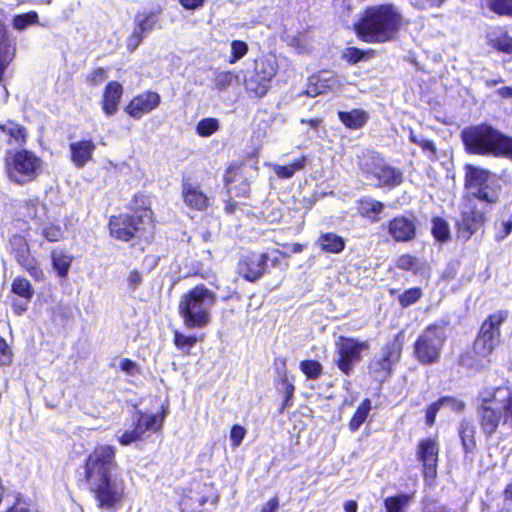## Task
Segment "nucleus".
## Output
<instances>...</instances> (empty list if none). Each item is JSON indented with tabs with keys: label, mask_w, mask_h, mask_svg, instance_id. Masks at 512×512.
Returning <instances> with one entry per match:
<instances>
[{
	"label": "nucleus",
	"mask_w": 512,
	"mask_h": 512,
	"mask_svg": "<svg viewBox=\"0 0 512 512\" xmlns=\"http://www.w3.org/2000/svg\"><path fill=\"white\" fill-rule=\"evenodd\" d=\"M117 468L116 448L111 445L96 446L85 461L84 480L100 507L113 508L123 499L125 483L114 475Z\"/></svg>",
	"instance_id": "obj_1"
},
{
	"label": "nucleus",
	"mask_w": 512,
	"mask_h": 512,
	"mask_svg": "<svg viewBox=\"0 0 512 512\" xmlns=\"http://www.w3.org/2000/svg\"><path fill=\"white\" fill-rule=\"evenodd\" d=\"M401 21V14L395 6L378 5L367 8L355 28L364 41L384 43L394 39Z\"/></svg>",
	"instance_id": "obj_2"
},
{
	"label": "nucleus",
	"mask_w": 512,
	"mask_h": 512,
	"mask_svg": "<svg viewBox=\"0 0 512 512\" xmlns=\"http://www.w3.org/2000/svg\"><path fill=\"white\" fill-rule=\"evenodd\" d=\"M461 139L469 154L504 157L512 161V137L492 125L482 123L466 127L461 132Z\"/></svg>",
	"instance_id": "obj_3"
},
{
	"label": "nucleus",
	"mask_w": 512,
	"mask_h": 512,
	"mask_svg": "<svg viewBox=\"0 0 512 512\" xmlns=\"http://www.w3.org/2000/svg\"><path fill=\"white\" fill-rule=\"evenodd\" d=\"M216 301V294L203 284L185 293L178 307L184 325L190 329L207 327L212 321L211 310Z\"/></svg>",
	"instance_id": "obj_4"
},
{
	"label": "nucleus",
	"mask_w": 512,
	"mask_h": 512,
	"mask_svg": "<svg viewBox=\"0 0 512 512\" xmlns=\"http://www.w3.org/2000/svg\"><path fill=\"white\" fill-rule=\"evenodd\" d=\"M464 173L466 198L478 199L487 204L498 202L502 190L500 176L473 164H466Z\"/></svg>",
	"instance_id": "obj_5"
},
{
	"label": "nucleus",
	"mask_w": 512,
	"mask_h": 512,
	"mask_svg": "<svg viewBox=\"0 0 512 512\" xmlns=\"http://www.w3.org/2000/svg\"><path fill=\"white\" fill-rule=\"evenodd\" d=\"M480 427L488 436L494 434L499 426L512 431V390L505 399H483L477 409Z\"/></svg>",
	"instance_id": "obj_6"
},
{
	"label": "nucleus",
	"mask_w": 512,
	"mask_h": 512,
	"mask_svg": "<svg viewBox=\"0 0 512 512\" xmlns=\"http://www.w3.org/2000/svg\"><path fill=\"white\" fill-rule=\"evenodd\" d=\"M446 341V324L429 325L414 344L415 358L423 365L438 362Z\"/></svg>",
	"instance_id": "obj_7"
},
{
	"label": "nucleus",
	"mask_w": 512,
	"mask_h": 512,
	"mask_svg": "<svg viewBox=\"0 0 512 512\" xmlns=\"http://www.w3.org/2000/svg\"><path fill=\"white\" fill-rule=\"evenodd\" d=\"M359 166L367 179L378 186L394 187L402 183V172L389 166L378 154H364Z\"/></svg>",
	"instance_id": "obj_8"
},
{
	"label": "nucleus",
	"mask_w": 512,
	"mask_h": 512,
	"mask_svg": "<svg viewBox=\"0 0 512 512\" xmlns=\"http://www.w3.org/2000/svg\"><path fill=\"white\" fill-rule=\"evenodd\" d=\"M508 311L499 310L483 322L473 346L474 352L482 359H487L500 342V326L507 319Z\"/></svg>",
	"instance_id": "obj_9"
},
{
	"label": "nucleus",
	"mask_w": 512,
	"mask_h": 512,
	"mask_svg": "<svg viewBox=\"0 0 512 512\" xmlns=\"http://www.w3.org/2000/svg\"><path fill=\"white\" fill-rule=\"evenodd\" d=\"M151 214L150 210L145 209L135 214L113 216L109 222L110 233L119 240L129 241L150 225Z\"/></svg>",
	"instance_id": "obj_10"
},
{
	"label": "nucleus",
	"mask_w": 512,
	"mask_h": 512,
	"mask_svg": "<svg viewBox=\"0 0 512 512\" xmlns=\"http://www.w3.org/2000/svg\"><path fill=\"white\" fill-rule=\"evenodd\" d=\"M41 164V159L35 154L27 150H21L8 160L7 173L13 182L26 184L37 177Z\"/></svg>",
	"instance_id": "obj_11"
},
{
	"label": "nucleus",
	"mask_w": 512,
	"mask_h": 512,
	"mask_svg": "<svg viewBox=\"0 0 512 512\" xmlns=\"http://www.w3.org/2000/svg\"><path fill=\"white\" fill-rule=\"evenodd\" d=\"M403 341V332H399L392 341L383 347L382 356L369 363L370 373L377 381L383 382L391 375L392 367L401 357Z\"/></svg>",
	"instance_id": "obj_12"
},
{
	"label": "nucleus",
	"mask_w": 512,
	"mask_h": 512,
	"mask_svg": "<svg viewBox=\"0 0 512 512\" xmlns=\"http://www.w3.org/2000/svg\"><path fill=\"white\" fill-rule=\"evenodd\" d=\"M278 65L274 57H263L255 61L253 74L246 79L245 87L256 97H263L270 88L272 79L277 73Z\"/></svg>",
	"instance_id": "obj_13"
},
{
	"label": "nucleus",
	"mask_w": 512,
	"mask_h": 512,
	"mask_svg": "<svg viewBox=\"0 0 512 512\" xmlns=\"http://www.w3.org/2000/svg\"><path fill=\"white\" fill-rule=\"evenodd\" d=\"M369 349L368 341H359L354 338L339 337L336 342L338 368L346 375L350 374L356 363L361 360V353Z\"/></svg>",
	"instance_id": "obj_14"
},
{
	"label": "nucleus",
	"mask_w": 512,
	"mask_h": 512,
	"mask_svg": "<svg viewBox=\"0 0 512 512\" xmlns=\"http://www.w3.org/2000/svg\"><path fill=\"white\" fill-rule=\"evenodd\" d=\"M10 249L17 263L24 268L31 277L37 281L43 279V271L38 266L37 260L31 255L29 245L24 237L14 235L9 242Z\"/></svg>",
	"instance_id": "obj_15"
},
{
	"label": "nucleus",
	"mask_w": 512,
	"mask_h": 512,
	"mask_svg": "<svg viewBox=\"0 0 512 512\" xmlns=\"http://www.w3.org/2000/svg\"><path fill=\"white\" fill-rule=\"evenodd\" d=\"M439 443L437 438L422 439L416 451V457L423 465L425 480L434 479L437 475Z\"/></svg>",
	"instance_id": "obj_16"
},
{
	"label": "nucleus",
	"mask_w": 512,
	"mask_h": 512,
	"mask_svg": "<svg viewBox=\"0 0 512 512\" xmlns=\"http://www.w3.org/2000/svg\"><path fill=\"white\" fill-rule=\"evenodd\" d=\"M466 199L467 201L462 208L461 218L458 221V226L462 236L469 238L483 225L485 222V216L476 208L475 204L473 203V199Z\"/></svg>",
	"instance_id": "obj_17"
},
{
	"label": "nucleus",
	"mask_w": 512,
	"mask_h": 512,
	"mask_svg": "<svg viewBox=\"0 0 512 512\" xmlns=\"http://www.w3.org/2000/svg\"><path fill=\"white\" fill-rule=\"evenodd\" d=\"M161 102V97L157 92L146 91L134 97L125 111L134 119H140L143 115L150 113L156 109Z\"/></svg>",
	"instance_id": "obj_18"
},
{
	"label": "nucleus",
	"mask_w": 512,
	"mask_h": 512,
	"mask_svg": "<svg viewBox=\"0 0 512 512\" xmlns=\"http://www.w3.org/2000/svg\"><path fill=\"white\" fill-rule=\"evenodd\" d=\"M268 255L264 253H251L239 262V273L249 281L259 279L265 272Z\"/></svg>",
	"instance_id": "obj_19"
},
{
	"label": "nucleus",
	"mask_w": 512,
	"mask_h": 512,
	"mask_svg": "<svg viewBox=\"0 0 512 512\" xmlns=\"http://www.w3.org/2000/svg\"><path fill=\"white\" fill-rule=\"evenodd\" d=\"M388 233L396 242H409L416 236V225L413 219L398 216L389 221Z\"/></svg>",
	"instance_id": "obj_20"
},
{
	"label": "nucleus",
	"mask_w": 512,
	"mask_h": 512,
	"mask_svg": "<svg viewBox=\"0 0 512 512\" xmlns=\"http://www.w3.org/2000/svg\"><path fill=\"white\" fill-rule=\"evenodd\" d=\"M182 196L187 206L199 211L205 210L209 205L208 196L196 184L184 182Z\"/></svg>",
	"instance_id": "obj_21"
},
{
	"label": "nucleus",
	"mask_w": 512,
	"mask_h": 512,
	"mask_svg": "<svg viewBox=\"0 0 512 512\" xmlns=\"http://www.w3.org/2000/svg\"><path fill=\"white\" fill-rule=\"evenodd\" d=\"M163 417L157 414H144L141 412H137L133 425L134 430L137 432L138 437L142 441L145 439L147 432H156L162 427Z\"/></svg>",
	"instance_id": "obj_22"
},
{
	"label": "nucleus",
	"mask_w": 512,
	"mask_h": 512,
	"mask_svg": "<svg viewBox=\"0 0 512 512\" xmlns=\"http://www.w3.org/2000/svg\"><path fill=\"white\" fill-rule=\"evenodd\" d=\"M122 95L123 87L119 82L111 81L106 85L103 93L102 108L107 116H112L117 112Z\"/></svg>",
	"instance_id": "obj_23"
},
{
	"label": "nucleus",
	"mask_w": 512,
	"mask_h": 512,
	"mask_svg": "<svg viewBox=\"0 0 512 512\" xmlns=\"http://www.w3.org/2000/svg\"><path fill=\"white\" fill-rule=\"evenodd\" d=\"M71 161L77 168H83L91 159L96 148L91 140H83L71 143Z\"/></svg>",
	"instance_id": "obj_24"
},
{
	"label": "nucleus",
	"mask_w": 512,
	"mask_h": 512,
	"mask_svg": "<svg viewBox=\"0 0 512 512\" xmlns=\"http://www.w3.org/2000/svg\"><path fill=\"white\" fill-rule=\"evenodd\" d=\"M327 73H321L317 76H312L309 78V83L307 85L306 94L311 97H316L317 95L325 93L327 90H331L334 88L336 84V80L331 77H326Z\"/></svg>",
	"instance_id": "obj_25"
},
{
	"label": "nucleus",
	"mask_w": 512,
	"mask_h": 512,
	"mask_svg": "<svg viewBox=\"0 0 512 512\" xmlns=\"http://www.w3.org/2000/svg\"><path fill=\"white\" fill-rule=\"evenodd\" d=\"M488 45L494 49L512 54V37L508 35L507 31L497 28L487 35Z\"/></svg>",
	"instance_id": "obj_26"
},
{
	"label": "nucleus",
	"mask_w": 512,
	"mask_h": 512,
	"mask_svg": "<svg viewBox=\"0 0 512 512\" xmlns=\"http://www.w3.org/2000/svg\"><path fill=\"white\" fill-rule=\"evenodd\" d=\"M341 122L350 129H360L368 121V114L360 109H354L350 112L340 111L338 113Z\"/></svg>",
	"instance_id": "obj_27"
},
{
	"label": "nucleus",
	"mask_w": 512,
	"mask_h": 512,
	"mask_svg": "<svg viewBox=\"0 0 512 512\" xmlns=\"http://www.w3.org/2000/svg\"><path fill=\"white\" fill-rule=\"evenodd\" d=\"M475 426L469 420H462L459 427V436L466 454L472 453L476 447Z\"/></svg>",
	"instance_id": "obj_28"
},
{
	"label": "nucleus",
	"mask_w": 512,
	"mask_h": 512,
	"mask_svg": "<svg viewBox=\"0 0 512 512\" xmlns=\"http://www.w3.org/2000/svg\"><path fill=\"white\" fill-rule=\"evenodd\" d=\"M306 157L302 156L299 159L294 160L289 165L273 164L271 167L274 173L282 179H288L294 176L297 171H301L305 168Z\"/></svg>",
	"instance_id": "obj_29"
},
{
	"label": "nucleus",
	"mask_w": 512,
	"mask_h": 512,
	"mask_svg": "<svg viewBox=\"0 0 512 512\" xmlns=\"http://www.w3.org/2000/svg\"><path fill=\"white\" fill-rule=\"evenodd\" d=\"M238 80V75L232 71L215 70L213 75V89L225 91Z\"/></svg>",
	"instance_id": "obj_30"
},
{
	"label": "nucleus",
	"mask_w": 512,
	"mask_h": 512,
	"mask_svg": "<svg viewBox=\"0 0 512 512\" xmlns=\"http://www.w3.org/2000/svg\"><path fill=\"white\" fill-rule=\"evenodd\" d=\"M414 494H398L393 497H387L384 500L386 512H405V508L410 504Z\"/></svg>",
	"instance_id": "obj_31"
},
{
	"label": "nucleus",
	"mask_w": 512,
	"mask_h": 512,
	"mask_svg": "<svg viewBox=\"0 0 512 512\" xmlns=\"http://www.w3.org/2000/svg\"><path fill=\"white\" fill-rule=\"evenodd\" d=\"M319 243L322 250L330 253H340L345 247L344 239L334 233L321 235Z\"/></svg>",
	"instance_id": "obj_32"
},
{
	"label": "nucleus",
	"mask_w": 512,
	"mask_h": 512,
	"mask_svg": "<svg viewBox=\"0 0 512 512\" xmlns=\"http://www.w3.org/2000/svg\"><path fill=\"white\" fill-rule=\"evenodd\" d=\"M134 29L146 36L155 26L157 17L154 13H138L135 17Z\"/></svg>",
	"instance_id": "obj_33"
},
{
	"label": "nucleus",
	"mask_w": 512,
	"mask_h": 512,
	"mask_svg": "<svg viewBox=\"0 0 512 512\" xmlns=\"http://www.w3.org/2000/svg\"><path fill=\"white\" fill-rule=\"evenodd\" d=\"M370 410L371 401L369 399H364L349 422V428L351 431H356L359 429V427L367 419Z\"/></svg>",
	"instance_id": "obj_34"
},
{
	"label": "nucleus",
	"mask_w": 512,
	"mask_h": 512,
	"mask_svg": "<svg viewBox=\"0 0 512 512\" xmlns=\"http://www.w3.org/2000/svg\"><path fill=\"white\" fill-rule=\"evenodd\" d=\"M0 130L10 137V141L14 140L18 144L25 141V129L19 124L8 121L5 124H0Z\"/></svg>",
	"instance_id": "obj_35"
},
{
	"label": "nucleus",
	"mask_w": 512,
	"mask_h": 512,
	"mask_svg": "<svg viewBox=\"0 0 512 512\" xmlns=\"http://www.w3.org/2000/svg\"><path fill=\"white\" fill-rule=\"evenodd\" d=\"M14 53V47L4 39V35L0 32V79L5 68L13 59Z\"/></svg>",
	"instance_id": "obj_36"
},
{
	"label": "nucleus",
	"mask_w": 512,
	"mask_h": 512,
	"mask_svg": "<svg viewBox=\"0 0 512 512\" xmlns=\"http://www.w3.org/2000/svg\"><path fill=\"white\" fill-rule=\"evenodd\" d=\"M52 263L53 267L57 270L60 277H65L70 268L72 257L63 252H52Z\"/></svg>",
	"instance_id": "obj_37"
},
{
	"label": "nucleus",
	"mask_w": 512,
	"mask_h": 512,
	"mask_svg": "<svg viewBox=\"0 0 512 512\" xmlns=\"http://www.w3.org/2000/svg\"><path fill=\"white\" fill-rule=\"evenodd\" d=\"M12 292L23 299H30L34 295V289L31 283L25 279L18 277L12 283Z\"/></svg>",
	"instance_id": "obj_38"
},
{
	"label": "nucleus",
	"mask_w": 512,
	"mask_h": 512,
	"mask_svg": "<svg viewBox=\"0 0 512 512\" xmlns=\"http://www.w3.org/2000/svg\"><path fill=\"white\" fill-rule=\"evenodd\" d=\"M219 121L215 118H205L198 122L196 132L201 137H209L219 130Z\"/></svg>",
	"instance_id": "obj_39"
},
{
	"label": "nucleus",
	"mask_w": 512,
	"mask_h": 512,
	"mask_svg": "<svg viewBox=\"0 0 512 512\" xmlns=\"http://www.w3.org/2000/svg\"><path fill=\"white\" fill-rule=\"evenodd\" d=\"M432 234L439 241H446L450 237V230L448 223L439 217L432 220Z\"/></svg>",
	"instance_id": "obj_40"
},
{
	"label": "nucleus",
	"mask_w": 512,
	"mask_h": 512,
	"mask_svg": "<svg viewBox=\"0 0 512 512\" xmlns=\"http://www.w3.org/2000/svg\"><path fill=\"white\" fill-rule=\"evenodd\" d=\"M41 233L49 242H58L64 237V231L61 226L51 222L42 226Z\"/></svg>",
	"instance_id": "obj_41"
},
{
	"label": "nucleus",
	"mask_w": 512,
	"mask_h": 512,
	"mask_svg": "<svg viewBox=\"0 0 512 512\" xmlns=\"http://www.w3.org/2000/svg\"><path fill=\"white\" fill-rule=\"evenodd\" d=\"M36 23H38V14L35 11L16 15L13 18V26L19 31H23L28 25Z\"/></svg>",
	"instance_id": "obj_42"
},
{
	"label": "nucleus",
	"mask_w": 512,
	"mask_h": 512,
	"mask_svg": "<svg viewBox=\"0 0 512 512\" xmlns=\"http://www.w3.org/2000/svg\"><path fill=\"white\" fill-rule=\"evenodd\" d=\"M300 369L310 379H317L322 374V366L318 361H302L300 363Z\"/></svg>",
	"instance_id": "obj_43"
},
{
	"label": "nucleus",
	"mask_w": 512,
	"mask_h": 512,
	"mask_svg": "<svg viewBox=\"0 0 512 512\" xmlns=\"http://www.w3.org/2000/svg\"><path fill=\"white\" fill-rule=\"evenodd\" d=\"M488 7L496 14L512 16V0H488Z\"/></svg>",
	"instance_id": "obj_44"
},
{
	"label": "nucleus",
	"mask_w": 512,
	"mask_h": 512,
	"mask_svg": "<svg viewBox=\"0 0 512 512\" xmlns=\"http://www.w3.org/2000/svg\"><path fill=\"white\" fill-rule=\"evenodd\" d=\"M248 53V45L244 41L234 40L231 43L229 63L234 64Z\"/></svg>",
	"instance_id": "obj_45"
},
{
	"label": "nucleus",
	"mask_w": 512,
	"mask_h": 512,
	"mask_svg": "<svg viewBox=\"0 0 512 512\" xmlns=\"http://www.w3.org/2000/svg\"><path fill=\"white\" fill-rule=\"evenodd\" d=\"M363 209L368 217L371 218L372 221L376 222L379 220L378 215L383 211L384 204L380 201L371 199L364 203Z\"/></svg>",
	"instance_id": "obj_46"
},
{
	"label": "nucleus",
	"mask_w": 512,
	"mask_h": 512,
	"mask_svg": "<svg viewBox=\"0 0 512 512\" xmlns=\"http://www.w3.org/2000/svg\"><path fill=\"white\" fill-rule=\"evenodd\" d=\"M197 342V338L195 336H186L178 331L174 333V343L176 347L180 350H189L192 348Z\"/></svg>",
	"instance_id": "obj_47"
},
{
	"label": "nucleus",
	"mask_w": 512,
	"mask_h": 512,
	"mask_svg": "<svg viewBox=\"0 0 512 512\" xmlns=\"http://www.w3.org/2000/svg\"><path fill=\"white\" fill-rule=\"evenodd\" d=\"M422 296V291L420 288H411L406 290L399 297V302L403 307H408L415 302H417Z\"/></svg>",
	"instance_id": "obj_48"
},
{
	"label": "nucleus",
	"mask_w": 512,
	"mask_h": 512,
	"mask_svg": "<svg viewBox=\"0 0 512 512\" xmlns=\"http://www.w3.org/2000/svg\"><path fill=\"white\" fill-rule=\"evenodd\" d=\"M448 0H409L410 4L419 10H433L441 8Z\"/></svg>",
	"instance_id": "obj_49"
},
{
	"label": "nucleus",
	"mask_w": 512,
	"mask_h": 512,
	"mask_svg": "<svg viewBox=\"0 0 512 512\" xmlns=\"http://www.w3.org/2000/svg\"><path fill=\"white\" fill-rule=\"evenodd\" d=\"M107 70L104 68H96L93 71H91L87 77L86 81L93 86H98L101 83H103L107 79Z\"/></svg>",
	"instance_id": "obj_50"
},
{
	"label": "nucleus",
	"mask_w": 512,
	"mask_h": 512,
	"mask_svg": "<svg viewBox=\"0 0 512 512\" xmlns=\"http://www.w3.org/2000/svg\"><path fill=\"white\" fill-rule=\"evenodd\" d=\"M278 390L284 395L283 409L293 397L294 386L288 381L287 377H284L278 384Z\"/></svg>",
	"instance_id": "obj_51"
},
{
	"label": "nucleus",
	"mask_w": 512,
	"mask_h": 512,
	"mask_svg": "<svg viewBox=\"0 0 512 512\" xmlns=\"http://www.w3.org/2000/svg\"><path fill=\"white\" fill-rule=\"evenodd\" d=\"M27 217L37 219L40 217V213L44 211V206L38 200H30L25 203Z\"/></svg>",
	"instance_id": "obj_52"
},
{
	"label": "nucleus",
	"mask_w": 512,
	"mask_h": 512,
	"mask_svg": "<svg viewBox=\"0 0 512 512\" xmlns=\"http://www.w3.org/2000/svg\"><path fill=\"white\" fill-rule=\"evenodd\" d=\"M12 350L6 341L0 337V367L7 366L12 362Z\"/></svg>",
	"instance_id": "obj_53"
},
{
	"label": "nucleus",
	"mask_w": 512,
	"mask_h": 512,
	"mask_svg": "<svg viewBox=\"0 0 512 512\" xmlns=\"http://www.w3.org/2000/svg\"><path fill=\"white\" fill-rule=\"evenodd\" d=\"M246 435V429L241 425H234L230 431V439L233 447H238Z\"/></svg>",
	"instance_id": "obj_54"
},
{
	"label": "nucleus",
	"mask_w": 512,
	"mask_h": 512,
	"mask_svg": "<svg viewBox=\"0 0 512 512\" xmlns=\"http://www.w3.org/2000/svg\"><path fill=\"white\" fill-rule=\"evenodd\" d=\"M441 407L439 400L427 407L425 411V422L428 426H433L435 424L436 415Z\"/></svg>",
	"instance_id": "obj_55"
},
{
	"label": "nucleus",
	"mask_w": 512,
	"mask_h": 512,
	"mask_svg": "<svg viewBox=\"0 0 512 512\" xmlns=\"http://www.w3.org/2000/svg\"><path fill=\"white\" fill-rule=\"evenodd\" d=\"M442 407H448L455 412H461L464 409V403L453 397L445 396L439 399Z\"/></svg>",
	"instance_id": "obj_56"
},
{
	"label": "nucleus",
	"mask_w": 512,
	"mask_h": 512,
	"mask_svg": "<svg viewBox=\"0 0 512 512\" xmlns=\"http://www.w3.org/2000/svg\"><path fill=\"white\" fill-rule=\"evenodd\" d=\"M396 266L402 270H411L416 266V259L410 254H403L397 259Z\"/></svg>",
	"instance_id": "obj_57"
},
{
	"label": "nucleus",
	"mask_w": 512,
	"mask_h": 512,
	"mask_svg": "<svg viewBox=\"0 0 512 512\" xmlns=\"http://www.w3.org/2000/svg\"><path fill=\"white\" fill-rule=\"evenodd\" d=\"M118 441L123 446H128L134 442L141 441L138 437L137 432H135L134 428L132 430H127L118 436Z\"/></svg>",
	"instance_id": "obj_58"
},
{
	"label": "nucleus",
	"mask_w": 512,
	"mask_h": 512,
	"mask_svg": "<svg viewBox=\"0 0 512 512\" xmlns=\"http://www.w3.org/2000/svg\"><path fill=\"white\" fill-rule=\"evenodd\" d=\"M144 35H142L140 32L133 29L132 34L127 39V48L130 51L136 50V48L141 44L142 40L144 39Z\"/></svg>",
	"instance_id": "obj_59"
},
{
	"label": "nucleus",
	"mask_w": 512,
	"mask_h": 512,
	"mask_svg": "<svg viewBox=\"0 0 512 512\" xmlns=\"http://www.w3.org/2000/svg\"><path fill=\"white\" fill-rule=\"evenodd\" d=\"M418 145L422 148L424 152L429 153V157L432 160L436 158L437 149L432 141L421 138L418 142Z\"/></svg>",
	"instance_id": "obj_60"
},
{
	"label": "nucleus",
	"mask_w": 512,
	"mask_h": 512,
	"mask_svg": "<svg viewBox=\"0 0 512 512\" xmlns=\"http://www.w3.org/2000/svg\"><path fill=\"white\" fill-rule=\"evenodd\" d=\"M344 57L347 59L348 62L357 63L363 58V52L358 48L351 47L346 50V52L344 53Z\"/></svg>",
	"instance_id": "obj_61"
},
{
	"label": "nucleus",
	"mask_w": 512,
	"mask_h": 512,
	"mask_svg": "<svg viewBox=\"0 0 512 512\" xmlns=\"http://www.w3.org/2000/svg\"><path fill=\"white\" fill-rule=\"evenodd\" d=\"M120 368L122 371H124L130 375H134L136 372H138L137 364L127 358L121 360Z\"/></svg>",
	"instance_id": "obj_62"
},
{
	"label": "nucleus",
	"mask_w": 512,
	"mask_h": 512,
	"mask_svg": "<svg viewBox=\"0 0 512 512\" xmlns=\"http://www.w3.org/2000/svg\"><path fill=\"white\" fill-rule=\"evenodd\" d=\"M29 302H30V299H23V298H22V300H14L12 303L14 312L17 315H22L27 310Z\"/></svg>",
	"instance_id": "obj_63"
},
{
	"label": "nucleus",
	"mask_w": 512,
	"mask_h": 512,
	"mask_svg": "<svg viewBox=\"0 0 512 512\" xmlns=\"http://www.w3.org/2000/svg\"><path fill=\"white\" fill-rule=\"evenodd\" d=\"M7 512H34L24 501L18 500Z\"/></svg>",
	"instance_id": "obj_64"
}]
</instances>
